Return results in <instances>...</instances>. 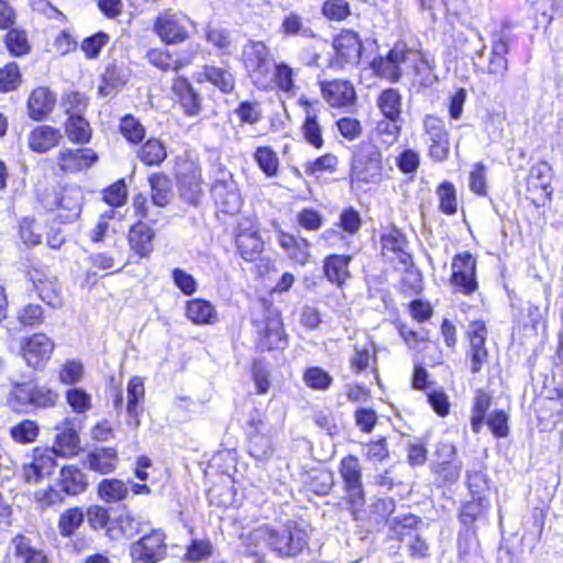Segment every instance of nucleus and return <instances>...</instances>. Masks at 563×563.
Here are the masks:
<instances>
[{"label":"nucleus","mask_w":563,"mask_h":563,"mask_svg":"<svg viewBox=\"0 0 563 563\" xmlns=\"http://www.w3.org/2000/svg\"><path fill=\"white\" fill-rule=\"evenodd\" d=\"M250 539L256 544L263 543L282 558L297 556L308 544L307 532L292 521L278 528L263 525L251 532Z\"/></svg>","instance_id":"nucleus-1"},{"label":"nucleus","mask_w":563,"mask_h":563,"mask_svg":"<svg viewBox=\"0 0 563 563\" xmlns=\"http://www.w3.org/2000/svg\"><path fill=\"white\" fill-rule=\"evenodd\" d=\"M58 394L45 386L33 380L14 383L7 402L15 412L31 413L37 409H47L56 405Z\"/></svg>","instance_id":"nucleus-2"},{"label":"nucleus","mask_w":563,"mask_h":563,"mask_svg":"<svg viewBox=\"0 0 563 563\" xmlns=\"http://www.w3.org/2000/svg\"><path fill=\"white\" fill-rule=\"evenodd\" d=\"M243 64L252 82L260 89H267L273 82V59L269 49L261 41H249L242 52Z\"/></svg>","instance_id":"nucleus-3"},{"label":"nucleus","mask_w":563,"mask_h":563,"mask_svg":"<svg viewBox=\"0 0 563 563\" xmlns=\"http://www.w3.org/2000/svg\"><path fill=\"white\" fill-rule=\"evenodd\" d=\"M382 153L372 145H362L354 156L351 167V184H375L382 177Z\"/></svg>","instance_id":"nucleus-4"},{"label":"nucleus","mask_w":563,"mask_h":563,"mask_svg":"<svg viewBox=\"0 0 563 563\" xmlns=\"http://www.w3.org/2000/svg\"><path fill=\"white\" fill-rule=\"evenodd\" d=\"M211 195L218 208L223 213L235 214L242 207V198L232 174L219 166L214 173Z\"/></svg>","instance_id":"nucleus-5"},{"label":"nucleus","mask_w":563,"mask_h":563,"mask_svg":"<svg viewBox=\"0 0 563 563\" xmlns=\"http://www.w3.org/2000/svg\"><path fill=\"white\" fill-rule=\"evenodd\" d=\"M166 554V534L162 529H153L130 545V555L133 563H157Z\"/></svg>","instance_id":"nucleus-6"},{"label":"nucleus","mask_w":563,"mask_h":563,"mask_svg":"<svg viewBox=\"0 0 563 563\" xmlns=\"http://www.w3.org/2000/svg\"><path fill=\"white\" fill-rule=\"evenodd\" d=\"M187 24L195 26V22L186 14L165 11L156 18L153 29L162 42L173 45L183 43L189 37Z\"/></svg>","instance_id":"nucleus-7"},{"label":"nucleus","mask_w":563,"mask_h":563,"mask_svg":"<svg viewBox=\"0 0 563 563\" xmlns=\"http://www.w3.org/2000/svg\"><path fill=\"white\" fill-rule=\"evenodd\" d=\"M339 473L347 503L354 508L362 507L365 503V493L358 459L354 455L344 456L340 462Z\"/></svg>","instance_id":"nucleus-8"},{"label":"nucleus","mask_w":563,"mask_h":563,"mask_svg":"<svg viewBox=\"0 0 563 563\" xmlns=\"http://www.w3.org/2000/svg\"><path fill=\"white\" fill-rule=\"evenodd\" d=\"M272 431V427L261 418L252 417L247 421V450L257 462H267L273 456Z\"/></svg>","instance_id":"nucleus-9"},{"label":"nucleus","mask_w":563,"mask_h":563,"mask_svg":"<svg viewBox=\"0 0 563 563\" xmlns=\"http://www.w3.org/2000/svg\"><path fill=\"white\" fill-rule=\"evenodd\" d=\"M485 498L473 497L471 501L465 503L460 511V522L464 527V530L459 532V550L463 553H467L471 550L472 543L475 541L476 532L474 523L479 520L487 508L485 505Z\"/></svg>","instance_id":"nucleus-10"},{"label":"nucleus","mask_w":563,"mask_h":563,"mask_svg":"<svg viewBox=\"0 0 563 563\" xmlns=\"http://www.w3.org/2000/svg\"><path fill=\"white\" fill-rule=\"evenodd\" d=\"M411 55H416L408 49L405 44L397 43L386 57L374 58L371 63L373 71L382 78L391 82H398L402 76L401 64H405Z\"/></svg>","instance_id":"nucleus-11"},{"label":"nucleus","mask_w":563,"mask_h":563,"mask_svg":"<svg viewBox=\"0 0 563 563\" xmlns=\"http://www.w3.org/2000/svg\"><path fill=\"white\" fill-rule=\"evenodd\" d=\"M451 284L465 295L473 294L477 289L476 260L470 252H463L453 257Z\"/></svg>","instance_id":"nucleus-12"},{"label":"nucleus","mask_w":563,"mask_h":563,"mask_svg":"<svg viewBox=\"0 0 563 563\" xmlns=\"http://www.w3.org/2000/svg\"><path fill=\"white\" fill-rule=\"evenodd\" d=\"M512 24L509 21H503L500 30L492 34V54L488 64V73L503 76L508 68L507 54L509 44L512 41Z\"/></svg>","instance_id":"nucleus-13"},{"label":"nucleus","mask_w":563,"mask_h":563,"mask_svg":"<svg viewBox=\"0 0 563 563\" xmlns=\"http://www.w3.org/2000/svg\"><path fill=\"white\" fill-rule=\"evenodd\" d=\"M423 126L429 137L430 157L435 162L445 161L450 153V141L444 122L437 117L428 115L423 121Z\"/></svg>","instance_id":"nucleus-14"},{"label":"nucleus","mask_w":563,"mask_h":563,"mask_svg":"<svg viewBox=\"0 0 563 563\" xmlns=\"http://www.w3.org/2000/svg\"><path fill=\"white\" fill-rule=\"evenodd\" d=\"M98 159V154L91 148H65L57 155V166L66 174H75L90 168Z\"/></svg>","instance_id":"nucleus-15"},{"label":"nucleus","mask_w":563,"mask_h":563,"mask_svg":"<svg viewBox=\"0 0 563 563\" xmlns=\"http://www.w3.org/2000/svg\"><path fill=\"white\" fill-rule=\"evenodd\" d=\"M126 426L135 431L141 426V416L143 415L145 389L143 380L140 377L130 379L126 388Z\"/></svg>","instance_id":"nucleus-16"},{"label":"nucleus","mask_w":563,"mask_h":563,"mask_svg":"<svg viewBox=\"0 0 563 563\" xmlns=\"http://www.w3.org/2000/svg\"><path fill=\"white\" fill-rule=\"evenodd\" d=\"M336 52V64L343 67L345 64L358 62L362 52V42L357 33L353 31L341 32L333 41Z\"/></svg>","instance_id":"nucleus-17"},{"label":"nucleus","mask_w":563,"mask_h":563,"mask_svg":"<svg viewBox=\"0 0 563 563\" xmlns=\"http://www.w3.org/2000/svg\"><path fill=\"white\" fill-rule=\"evenodd\" d=\"M55 430H57L58 433L55 437L54 446L52 449L62 456L75 454L80 443L76 419H64L60 423L56 424Z\"/></svg>","instance_id":"nucleus-18"},{"label":"nucleus","mask_w":563,"mask_h":563,"mask_svg":"<svg viewBox=\"0 0 563 563\" xmlns=\"http://www.w3.org/2000/svg\"><path fill=\"white\" fill-rule=\"evenodd\" d=\"M382 255L390 262L397 261L402 265H407L411 257L406 251V236L397 229H391L380 238Z\"/></svg>","instance_id":"nucleus-19"},{"label":"nucleus","mask_w":563,"mask_h":563,"mask_svg":"<svg viewBox=\"0 0 563 563\" xmlns=\"http://www.w3.org/2000/svg\"><path fill=\"white\" fill-rule=\"evenodd\" d=\"M172 90L188 117H196L201 112L202 98L186 78L177 77L173 82Z\"/></svg>","instance_id":"nucleus-20"},{"label":"nucleus","mask_w":563,"mask_h":563,"mask_svg":"<svg viewBox=\"0 0 563 563\" xmlns=\"http://www.w3.org/2000/svg\"><path fill=\"white\" fill-rule=\"evenodd\" d=\"M235 245L242 258L247 262L255 261L263 251V241L252 225L243 227L239 224L235 235Z\"/></svg>","instance_id":"nucleus-21"},{"label":"nucleus","mask_w":563,"mask_h":563,"mask_svg":"<svg viewBox=\"0 0 563 563\" xmlns=\"http://www.w3.org/2000/svg\"><path fill=\"white\" fill-rule=\"evenodd\" d=\"M84 200L82 191L79 187L65 188L58 198L56 217L60 222H73L79 218Z\"/></svg>","instance_id":"nucleus-22"},{"label":"nucleus","mask_w":563,"mask_h":563,"mask_svg":"<svg viewBox=\"0 0 563 563\" xmlns=\"http://www.w3.org/2000/svg\"><path fill=\"white\" fill-rule=\"evenodd\" d=\"M56 486L68 496L82 494L88 487V479L82 470L76 465H65L59 471Z\"/></svg>","instance_id":"nucleus-23"},{"label":"nucleus","mask_w":563,"mask_h":563,"mask_svg":"<svg viewBox=\"0 0 563 563\" xmlns=\"http://www.w3.org/2000/svg\"><path fill=\"white\" fill-rule=\"evenodd\" d=\"M155 231L145 222L133 224L129 232V244L140 257H148L154 250Z\"/></svg>","instance_id":"nucleus-24"},{"label":"nucleus","mask_w":563,"mask_h":563,"mask_svg":"<svg viewBox=\"0 0 563 563\" xmlns=\"http://www.w3.org/2000/svg\"><path fill=\"white\" fill-rule=\"evenodd\" d=\"M321 91L323 98L332 107H345L353 103L355 91L353 86L343 80L322 82Z\"/></svg>","instance_id":"nucleus-25"},{"label":"nucleus","mask_w":563,"mask_h":563,"mask_svg":"<svg viewBox=\"0 0 563 563\" xmlns=\"http://www.w3.org/2000/svg\"><path fill=\"white\" fill-rule=\"evenodd\" d=\"M13 563H48L46 554L32 547L30 539L16 536L10 543Z\"/></svg>","instance_id":"nucleus-26"},{"label":"nucleus","mask_w":563,"mask_h":563,"mask_svg":"<svg viewBox=\"0 0 563 563\" xmlns=\"http://www.w3.org/2000/svg\"><path fill=\"white\" fill-rule=\"evenodd\" d=\"M31 280L38 294V297L53 308H60L63 299L55 278H47L42 273L34 271L30 273Z\"/></svg>","instance_id":"nucleus-27"},{"label":"nucleus","mask_w":563,"mask_h":563,"mask_svg":"<svg viewBox=\"0 0 563 563\" xmlns=\"http://www.w3.org/2000/svg\"><path fill=\"white\" fill-rule=\"evenodd\" d=\"M63 139L60 131L51 125L35 128L29 135V146L36 153H46L57 146Z\"/></svg>","instance_id":"nucleus-28"},{"label":"nucleus","mask_w":563,"mask_h":563,"mask_svg":"<svg viewBox=\"0 0 563 563\" xmlns=\"http://www.w3.org/2000/svg\"><path fill=\"white\" fill-rule=\"evenodd\" d=\"M178 186L180 197L190 205H197L202 192L201 170L191 164L188 174L178 175Z\"/></svg>","instance_id":"nucleus-29"},{"label":"nucleus","mask_w":563,"mask_h":563,"mask_svg":"<svg viewBox=\"0 0 563 563\" xmlns=\"http://www.w3.org/2000/svg\"><path fill=\"white\" fill-rule=\"evenodd\" d=\"M55 96L45 87L32 91L27 100L29 114L34 120H43L55 106Z\"/></svg>","instance_id":"nucleus-30"},{"label":"nucleus","mask_w":563,"mask_h":563,"mask_svg":"<svg viewBox=\"0 0 563 563\" xmlns=\"http://www.w3.org/2000/svg\"><path fill=\"white\" fill-rule=\"evenodd\" d=\"M279 244L288 254V257L300 265H305L310 257V243L300 236L287 233L279 235Z\"/></svg>","instance_id":"nucleus-31"},{"label":"nucleus","mask_w":563,"mask_h":563,"mask_svg":"<svg viewBox=\"0 0 563 563\" xmlns=\"http://www.w3.org/2000/svg\"><path fill=\"white\" fill-rule=\"evenodd\" d=\"M279 32L287 37H312L313 32L309 21L298 12L290 11L283 18Z\"/></svg>","instance_id":"nucleus-32"},{"label":"nucleus","mask_w":563,"mask_h":563,"mask_svg":"<svg viewBox=\"0 0 563 563\" xmlns=\"http://www.w3.org/2000/svg\"><path fill=\"white\" fill-rule=\"evenodd\" d=\"M118 462V454L113 448H100L87 455V464L90 470L100 474L114 471Z\"/></svg>","instance_id":"nucleus-33"},{"label":"nucleus","mask_w":563,"mask_h":563,"mask_svg":"<svg viewBox=\"0 0 563 563\" xmlns=\"http://www.w3.org/2000/svg\"><path fill=\"white\" fill-rule=\"evenodd\" d=\"M186 316L196 324H212L218 320L214 307L211 302L203 299L188 301Z\"/></svg>","instance_id":"nucleus-34"},{"label":"nucleus","mask_w":563,"mask_h":563,"mask_svg":"<svg viewBox=\"0 0 563 563\" xmlns=\"http://www.w3.org/2000/svg\"><path fill=\"white\" fill-rule=\"evenodd\" d=\"M141 527L142 521L140 518H135L129 511H124L112 521V527L108 528V534L112 539L121 536L131 539L141 531Z\"/></svg>","instance_id":"nucleus-35"},{"label":"nucleus","mask_w":563,"mask_h":563,"mask_svg":"<svg viewBox=\"0 0 563 563\" xmlns=\"http://www.w3.org/2000/svg\"><path fill=\"white\" fill-rule=\"evenodd\" d=\"M350 261L351 257L345 255H330L325 257L323 272L328 280L332 284L342 285L349 277L347 266Z\"/></svg>","instance_id":"nucleus-36"},{"label":"nucleus","mask_w":563,"mask_h":563,"mask_svg":"<svg viewBox=\"0 0 563 563\" xmlns=\"http://www.w3.org/2000/svg\"><path fill=\"white\" fill-rule=\"evenodd\" d=\"M65 133L69 141L77 144H86L91 139L89 122L81 114H70L65 123Z\"/></svg>","instance_id":"nucleus-37"},{"label":"nucleus","mask_w":563,"mask_h":563,"mask_svg":"<svg viewBox=\"0 0 563 563\" xmlns=\"http://www.w3.org/2000/svg\"><path fill=\"white\" fill-rule=\"evenodd\" d=\"M137 158L147 166H158L167 157V152L163 142L158 139H148L137 150Z\"/></svg>","instance_id":"nucleus-38"},{"label":"nucleus","mask_w":563,"mask_h":563,"mask_svg":"<svg viewBox=\"0 0 563 563\" xmlns=\"http://www.w3.org/2000/svg\"><path fill=\"white\" fill-rule=\"evenodd\" d=\"M402 97L397 89L388 88L380 92L377 98V107L384 118L400 119Z\"/></svg>","instance_id":"nucleus-39"},{"label":"nucleus","mask_w":563,"mask_h":563,"mask_svg":"<svg viewBox=\"0 0 563 563\" xmlns=\"http://www.w3.org/2000/svg\"><path fill=\"white\" fill-rule=\"evenodd\" d=\"M152 201L157 207H165L172 199V181L164 174H153L148 178Z\"/></svg>","instance_id":"nucleus-40"},{"label":"nucleus","mask_w":563,"mask_h":563,"mask_svg":"<svg viewBox=\"0 0 563 563\" xmlns=\"http://www.w3.org/2000/svg\"><path fill=\"white\" fill-rule=\"evenodd\" d=\"M85 520L84 510L80 507L68 508L58 519V530L63 538L73 537Z\"/></svg>","instance_id":"nucleus-41"},{"label":"nucleus","mask_w":563,"mask_h":563,"mask_svg":"<svg viewBox=\"0 0 563 563\" xmlns=\"http://www.w3.org/2000/svg\"><path fill=\"white\" fill-rule=\"evenodd\" d=\"M201 75L223 93H230L234 89V77L224 68L207 65Z\"/></svg>","instance_id":"nucleus-42"},{"label":"nucleus","mask_w":563,"mask_h":563,"mask_svg":"<svg viewBox=\"0 0 563 563\" xmlns=\"http://www.w3.org/2000/svg\"><path fill=\"white\" fill-rule=\"evenodd\" d=\"M334 486V474L330 470H314L309 474L307 487L318 496H327Z\"/></svg>","instance_id":"nucleus-43"},{"label":"nucleus","mask_w":563,"mask_h":563,"mask_svg":"<svg viewBox=\"0 0 563 563\" xmlns=\"http://www.w3.org/2000/svg\"><path fill=\"white\" fill-rule=\"evenodd\" d=\"M4 44L11 55L20 57L31 51L27 34L24 30L11 26L4 36Z\"/></svg>","instance_id":"nucleus-44"},{"label":"nucleus","mask_w":563,"mask_h":563,"mask_svg":"<svg viewBox=\"0 0 563 563\" xmlns=\"http://www.w3.org/2000/svg\"><path fill=\"white\" fill-rule=\"evenodd\" d=\"M205 38L222 54L230 51L232 37L229 30L214 24H207L205 27Z\"/></svg>","instance_id":"nucleus-45"},{"label":"nucleus","mask_w":563,"mask_h":563,"mask_svg":"<svg viewBox=\"0 0 563 563\" xmlns=\"http://www.w3.org/2000/svg\"><path fill=\"white\" fill-rule=\"evenodd\" d=\"M98 492L101 499L108 503H117L123 500L129 494L128 486L123 482L115 478L103 479L99 484Z\"/></svg>","instance_id":"nucleus-46"},{"label":"nucleus","mask_w":563,"mask_h":563,"mask_svg":"<svg viewBox=\"0 0 563 563\" xmlns=\"http://www.w3.org/2000/svg\"><path fill=\"white\" fill-rule=\"evenodd\" d=\"M553 172L549 163L541 161L531 166L528 185L547 191L551 187Z\"/></svg>","instance_id":"nucleus-47"},{"label":"nucleus","mask_w":563,"mask_h":563,"mask_svg":"<svg viewBox=\"0 0 563 563\" xmlns=\"http://www.w3.org/2000/svg\"><path fill=\"white\" fill-rule=\"evenodd\" d=\"M125 84V75L117 65H109L102 75V85L99 93L103 97L112 95L119 87Z\"/></svg>","instance_id":"nucleus-48"},{"label":"nucleus","mask_w":563,"mask_h":563,"mask_svg":"<svg viewBox=\"0 0 563 563\" xmlns=\"http://www.w3.org/2000/svg\"><path fill=\"white\" fill-rule=\"evenodd\" d=\"M10 435L16 443H32L38 435V426L35 421L25 419L10 428Z\"/></svg>","instance_id":"nucleus-49"},{"label":"nucleus","mask_w":563,"mask_h":563,"mask_svg":"<svg viewBox=\"0 0 563 563\" xmlns=\"http://www.w3.org/2000/svg\"><path fill=\"white\" fill-rule=\"evenodd\" d=\"M391 530L401 541L411 536V531L417 528L421 520L411 514L398 515L388 519Z\"/></svg>","instance_id":"nucleus-50"},{"label":"nucleus","mask_w":563,"mask_h":563,"mask_svg":"<svg viewBox=\"0 0 563 563\" xmlns=\"http://www.w3.org/2000/svg\"><path fill=\"white\" fill-rule=\"evenodd\" d=\"M120 132L130 143H140L145 137L144 126L131 114H126L121 119Z\"/></svg>","instance_id":"nucleus-51"},{"label":"nucleus","mask_w":563,"mask_h":563,"mask_svg":"<svg viewBox=\"0 0 563 563\" xmlns=\"http://www.w3.org/2000/svg\"><path fill=\"white\" fill-rule=\"evenodd\" d=\"M146 58L151 65L163 71L170 69L178 70L181 67V63L175 60L168 51L161 48L150 49L146 54Z\"/></svg>","instance_id":"nucleus-52"},{"label":"nucleus","mask_w":563,"mask_h":563,"mask_svg":"<svg viewBox=\"0 0 563 563\" xmlns=\"http://www.w3.org/2000/svg\"><path fill=\"white\" fill-rule=\"evenodd\" d=\"M321 12L331 21H343L351 15L347 0H327L323 2Z\"/></svg>","instance_id":"nucleus-53"},{"label":"nucleus","mask_w":563,"mask_h":563,"mask_svg":"<svg viewBox=\"0 0 563 563\" xmlns=\"http://www.w3.org/2000/svg\"><path fill=\"white\" fill-rule=\"evenodd\" d=\"M22 352H53L55 344L45 333H35L21 340Z\"/></svg>","instance_id":"nucleus-54"},{"label":"nucleus","mask_w":563,"mask_h":563,"mask_svg":"<svg viewBox=\"0 0 563 563\" xmlns=\"http://www.w3.org/2000/svg\"><path fill=\"white\" fill-rule=\"evenodd\" d=\"M401 130V119H386L378 121L376 132L383 136V142L387 145L394 144Z\"/></svg>","instance_id":"nucleus-55"},{"label":"nucleus","mask_w":563,"mask_h":563,"mask_svg":"<svg viewBox=\"0 0 563 563\" xmlns=\"http://www.w3.org/2000/svg\"><path fill=\"white\" fill-rule=\"evenodd\" d=\"M302 133L305 140L316 148H320L323 145L322 132L319 123L317 122L316 115L308 112L306 120L302 124Z\"/></svg>","instance_id":"nucleus-56"},{"label":"nucleus","mask_w":563,"mask_h":563,"mask_svg":"<svg viewBox=\"0 0 563 563\" xmlns=\"http://www.w3.org/2000/svg\"><path fill=\"white\" fill-rule=\"evenodd\" d=\"M254 158L260 168L267 175L274 176L278 169V158L275 152L269 147H258Z\"/></svg>","instance_id":"nucleus-57"},{"label":"nucleus","mask_w":563,"mask_h":563,"mask_svg":"<svg viewBox=\"0 0 563 563\" xmlns=\"http://www.w3.org/2000/svg\"><path fill=\"white\" fill-rule=\"evenodd\" d=\"M440 209L445 214H454L457 210L455 188L451 183L444 181L438 188Z\"/></svg>","instance_id":"nucleus-58"},{"label":"nucleus","mask_w":563,"mask_h":563,"mask_svg":"<svg viewBox=\"0 0 563 563\" xmlns=\"http://www.w3.org/2000/svg\"><path fill=\"white\" fill-rule=\"evenodd\" d=\"M303 380L312 389L325 390L332 383L331 376L320 367H310L303 374Z\"/></svg>","instance_id":"nucleus-59"},{"label":"nucleus","mask_w":563,"mask_h":563,"mask_svg":"<svg viewBox=\"0 0 563 563\" xmlns=\"http://www.w3.org/2000/svg\"><path fill=\"white\" fill-rule=\"evenodd\" d=\"M20 81L21 73L15 63H9L0 69V91H12L18 88Z\"/></svg>","instance_id":"nucleus-60"},{"label":"nucleus","mask_w":563,"mask_h":563,"mask_svg":"<svg viewBox=\"0 0 563 563\" xmlns=\"http://www.w3.org/2000/svg\"><path fill=\"white\" fill-rule=\"evenodd\" d=\"M271 372L262 360H255L252 366V377L258 394H266L271 387Z\"/></svg>","instance_id":"nucleus-61"},{"label":"nucleus","mask_w":563,"mask_h":563,"mask_svg":"<svg viewBox=\"0 0 563 563\" xmlns=\"http://www.w3.org/2000/svg\"><path fill=\"white\" fill-rule=\"evenodd\" d=\"M263 349L268 351H283L286 349V340L284 338V331L279 327V322H276L275 328H267L265 335L261 340Z\"/></svg>","instance_id":"nucleus-62"},{"label":"nucleus","mask_w":563,"mask_h":563,"mask_svg":"<svg viewBox=\"0 0 563 563\" xmlns=\"http://www.w3.org/2000/svg\"><path fill=\"white\" fill-rule=\"evenodd\" d=\"M66 399L77 413H85L91 408V397L81 388H71L66 393Z\"/></svg>","instance_id":"nucleus-63"},{"label":"nucleus","mask_w":563,"mask_h":563,"mask_svg":"<svg viewBox=\"0 0 563 563\" xmlns=\"http://www.w3.org/2000/svg\"><path fill=\"white\" fill-rule=\"evenodd\" d=\"M18 320L23 325H40L44 321V310L40 305L29 303L18 312Z\"/></svg>","instance_id":"nucleus-64"}]
</instances>
